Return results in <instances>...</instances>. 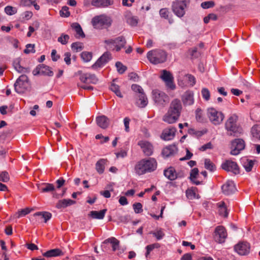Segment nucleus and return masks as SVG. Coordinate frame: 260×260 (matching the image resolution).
<instances>
[{"mask_svg":"<svg viewBox=\"0 0 260 260\" xmlns=\"http://www.w3.org/2000/svg\"><path fill=\"white\" fill-rule=\"evenodd\" d=\"M157 166V162L154 158H143L137 162L135 166V171L138 175H142L154 171Z\"/></svg>","mask_w":260,"mask_h":260,"instance_id":"1","label":"nucleus"},{"mask_svg":"<svg viewBox=\"0 0 260 260\" xmlns=\"http://www.w3.org/2000/svg\"><path fill=\"white\" fill-rule=\"evenodd\" d=\"M238 120V117L235 114L228 118L225 123V129L228 135L238 137L243 133L242 128L237 123Z\"/></svg>","mask_w":260,"mask_h":260,"instance_id":"2","label":"nucleus"},{"mask_svg":"<svg viewBox=\"0 0 260 260\" xmlns=\"http://www.w3.org/2000/svg\"><path fill=\"white\" fill-rule=\"evenodd\" d=\"M147 57L151 63L157 64L167 60V53L161 49H153L148 52Z\"/></svg>","mask_w":260,"mask_h":260,"instance_id":"3","label":"nucleus"},{"mask_svg":"<svg viewBox=\"0 0 260 260\" xmlns=\"http://www.w3.org/2000/svg\"><path fill=\"white\" fill-rule=\"evenodd\" d=\"M91 22L95 28L101 29L109 27L112 24V19L106 14H102L94 17Z\"/></svg>","mask_w":260,"mask_h":260,"instance_id":"4","label":"nucleus"},{"mask_svg":"<svg viewBox=\"0 0 260 260\" xmlns=\"http://www.w3.org/2000/svg\"><path fill=\"white\" fill-rule=\"evenodd\" d=\"M190 0H176L173 2L172 9L178 17H182L185 14V9L189 5Z\"/></svg>","mask_w":260,"mask_h":260,"instance_id":"5","label":"nucleus"},{"mask_svg":"<svg viewBox=\"0 0 260 260\" xmlns=\"http://www.w3.org/2000/svg\"><path fill=\"white\" fill-rule=\"evenodd\" d=\"M152 93V99L157 106L164 107L169 103V97L164 92L155 89Z\"/></svg>","mask_w":260,"mask_h":260,"instance_id":"6","label":"nucleus"},{"mask_svg":"<svg viewBox=\"0 0 260 260\" xmlns=\"http://www.w3.org/2000/svg\"><path fill=\"white\" fill-rule=\"evenodd\" d=\"M207 116L210 122L214 125H219L223 121L224 116L220 111L213 108H208L207 110Z\"/></svg>","mask_w":260,"mask_h":260,"instance_id":"7","label":"nucleus"},{"mask_svg":"<svg viewBox=\"0 0 260 260\" xmlns=\"http://www.w3.org/2000/svg\"><path fill=\"white\" fill-rule=\"evenodd\" d=\"M14 89L18 93H24L29 86L27 76L25 75H21L14 84Z\"/></svg>","mask_w":260,"mask_h":260,"instance_id":"8","label":"nucleus"},{"mask_svg":"<svg viewBox=\"0 0 260 260\" xmlns=\"http://www.w3.org/2000/svg\"><path fill=\"white\" fill-rule=\"evenodd\" d=\"M160 77L165 82L166 85L168 88L171 90L175 89L176 85L174 83V77L169 71L163 70Z\"/></svg>","mask_w":260,"mask_h":260,"instance_id":"9","label":"nucleus"},{"mask_svg":"<svg viewBox=\"0 0 260 260\" xmlns=\"http://www.w3.org/2000/svg\"><path fill=\"white\" fill-rule=\"evenodd\" d=\"M38 188L42 193L50 192L54 198H59L60 195L55 192V187L53 184L44 183L38 185Z\"/></svg>","mask_w":260,"mask_h":260,"instance_id":"10","label":"nucleus"},{"mask_svg":"<svg viewBox=\"0 0 260 260\" xmlns=\"http://www.w3.org/2000/svg\"><path fill=\"white\" fill-rule=\"evenodd\" d=\"M221 168L228 172H231L234 174L240 173V169L238 164L232 160H226L221 166Z\"/></svg>","mask_w":260,"mask_h":260,"instance_id":"11","label":"nucleus"},{"mask_svg":"<svg viewBox=\"0 0 260 260\" xmlns=\"http://www.w3.org/2000/svg\"><path fill=\"white\" fill-rule=\"evenodd\" d=\"M32 74L34 76L41 75L52 76L53 75V72L51 70V68L44 64H41L37 66L33 70Z\"/></svg>","mask_w":260,"mask_h":260,"instance_id":"12","label":"nucleus"},{"mask_svg":"<svg viewBox=\"0 0 260 260\" xmlns=\"http://www.w3.org/2000/svg\"><path fill=\"white\" fill-rule=\"evenodd\" d=\"M77 74L80 76V80L83 83L96 84L98 81V79L94 74L89 73H83L81 71H78Z\"/></svg>","mask_w":260,"mask_h":260,"instance_id":"13","label":"nucleus"},{"mask_svg":"<svg viewBox=\"0 0 260 260\" xmlns=\"http://www.w3.org/2000/svg\"><path fill=\"white\" fill-rule=\"evenodd\" d=\"M227 237V233L223 226H218L215 228L214 234L215 241L219 243L224 242Z\"/></svg>","mask_w":260,"mask_h":260,"instance_id":"14","label":"nucleus"},{"mask_svg":"<svg viewBox=\"0 0 260 260\" xmlns=\"http://www.w3.org/2000/svg\"><path fill=\"white\" fill-rule=\"evenodd\" d=\"M245 142L241 139H236L232 142L231 154L233 155L239 154L240 151L245 148Z\"/></svg>","mask_w":260,"mask_h":260,"instance_id":"15","label":"nucleus"},{"mask_svg":"<svg viewBox=\"0 0 260 260\" xmlns=\"http://www.w3.org/2000/svg\"><path fill=\"white\" fill-rule=\"evenodd\" d=\"M145 156H149L153 153V146L149 141L146 140H140L138 143Z\"/></svg>","mask_w":260,"mask_h":260,"instance_id":"16","label":"nucleus"},{"mask_svg":"<svg viewBox=\"0 0 260 260\" xmlns=\"http://www.w3.org/2000/svg\"><path fill=\"white\" fill-rule=\"evenodd\" d=\"M111 59V53L109 52H106L91 66V68L93 69H96L98 68H101L107 63Z\"/></svg>","mask_w":260,"mask_h":260,"instance_id":"17","label":"nucleus"},{"mask_svg":"<svg viewBox=\"0 0 260 260\" xmlns=\"http://www.w3.org/2000/svg\"><path fill=\"white\" fill-rule=\"evenodd\" d=\"M182 109V106L180 100L175 99L171 102L168 110L180 117Z\"/></svg>","mask_w":260,"mask_h":260,"instance_id":"18","label":"nucleus"},{"mask_svg":"<svg viewBox=\"0 0 260 260\" xmlns=\"http://www.w3.org/2000/svg\"><path fill=\"white\" fill-rule=\"evenodd\" d=\"M223 193L225 195H230L235 193L236 190V185L234 181L228 180L221 187Z\"/></svg>","mask_w":260,"mask_h":260,"instance_id":"19","label":"nucleus"},{"mask_svg":"<svg viewBox=\"0 0 260 260\" xmlns=\"http://www.w3.org/2000/svg\"><path fill=\"white\" fill-rule=\"evenodd\" d=\"M235 251L240 255H244L249 252L250 245L247 242H241L235 246Z\"/></svg>","mask_w":260,"mask_h":260,"instance_id":"20","label":"nucleus"},{"mask_svg":"<svg viewBox=\"0 0 260 260\" xmlns=\"http://www.w3.org/2000/svg\"><path fill=\"white\" fill-rule=\"evenodd\" d=\"M182 101L184 106H190L194 103V94L193 91L187 90L181 97Z\"/></svg>","mask_w":260,"mask_h":260,"instance_id":"21","label":"nucleus"},{"mask_svg":"<svg viewBox=\"0 0 260 260\" xmlns=\"http://www.w3.org/2000/svg\"><path fill=\"white\" fill-rule=\"evenodd\" d=\"M176 128L173 126L164 129L161 135V138L164 140L169 141L173 139L175 135Z\"/></svg>","mask_w":260,"mask_h":260,"instance_id":"22","label":"nucleus"},{"mask_svg":"<svg viewBox=\"0 0 260 260\" xmlns=\"http://www.w3.org/2000/svg\"><path fill=\"white\" fill-rule=\"evenodd\" d=\"M91 4L96 8H107L113 5L114 0H92Z\"/></svg>","mask_w":260,"mask_h":260,"instance_id":"23","label":"nucleus"},{"mask_svg":"<svg viewBox=\"0 0 260 260\" xmlns=\"http://www.w3.org/2000/svg\"><path fill=\"white\" fill-rule=\"evenodd\" d=\"M179 118L178 116L168 110L167 112L163 116L162 120L166 122L172 124L176 122Z\"/></svg>","mask_w":260,"mask_h":260,"instance_id":"24","label":"nucleus"},{"mask_svg":"<svg viewBox=\"0 0 260 260\" xmlns=\"http://www.w3.org/2000/svg\"><path fill=\"white\" fill-rule=\"evenodd\" d=\"M96 122L98 125L103 129L107 128L110 124L109 119L105 115L98 116Z\"/></svg>","mask_w":260,"mask_h":260,"instance_id":"25","label":"nucleus"},{"mask_svg":"<svg viewBox=\"0 0 260 260\" xmlns=\"http://www.w3.org/2000/svg\"><path fill=\"white\" fill-rule=\"evenodd\" d=\"M177 152V148L174 145H169L163 149L162 154L166 157L173 156Z\"/></svg>","mask_w":260,"mask_h":260,"instance_id":"26","label":"nucleus"},{"mask_svg":"<svg viewBox=\"0 0 260 260\" xmlns=\"http://www.w3.org/2000/svg\"><path fill=\"white\" fill-rule=\"evenodd\" d=\"M20 60L19 58H16L14 60L13 65L14 69L20 73H27L30 72V70L28 68H24L20 64Z\"/></svg>","mask_w":260,"mask_h":260,"instance_id":"27","label":"nucleus"},{"mask_svg":"<svg viewBox=\"0 0 260 260\" xmlns=\"http://www.w3.org/2000/svg\"><path fill=\"white\" fill-rule=\"evenodd\" d=\"M164 175L169 180L173 181L176 179V170L174 167H170L164 171Z\"/></svg>","mask_w":260,"mask_h":260,"instance_id":"28","label":"nucleus"},{"mask_svg":"<svg viewBox=\"0 0 260 260\" xmlns=\"http://www.w3.org/2000/svg\"><path fill=\"white\" fill-rule=\"evenodd\" d=\"M71 27L72 29H74L76 32L75 36L76 38L79 39L80 38H85V35L82 29L81 25L79 23H73L72 24Z\"/></svg>","mask_w":260,"mask_h":260,"instance_id":"29","label":"nucleus"},{"mask_svg":"<svg viewBox=\"0 0 260 260\" xmlns=\"http://www.w3.org/2000/svg\"><path fill=\"white\" fill-rule=\"evenodd\" d=\"M138 100L136 102L137 105L140 108H144L148 104V99L144 92L139 94Z\"/></svg>","mask_w":260,"mask_h":260,"instance_id":"30","label":"nucleus"},{"mask_svg":"<svg viewBox=\"0 0 260 260\" xmlns=\"http://www.w3.org/2000/svg\"><path fill=\"white\" fill-rule=\"evenodd\" d=\"M75 201L71 199H63L59 200L56 205V207L57 209L65 208L69 206L74 204Z\"/></svg>","mask_w":260,"mask_h":260,"instance_id":"31","label":"nucleus"},{"mask_svg":"<svg viewBox=\"0 0 260 260\" xmlns=\"http://www.w3.org/2000/svg\"><path fill=\"white\" fill-rule=\"evenodd\" d=\"M43 255L45 257H51L63 255V253L60 249L55 248L46 251Z\"/></svg>","mask_w":260,"mask_h":260,"instance_id":"32","label":"nucleus"},{"mask_svg":"<svg viewBox=\"0 0 260 260\" xmlns=\"http://www.w3.org/2000/svg\"><path fill=\"white\" fill-rule=\"evenodd\" d=\"M104 244L110 243L112 245V250L115 251L118 249L119 246V241L116 239L115 237H111L106 239L104 242Z\"/></svg>","mask_w":260,"mask_h":260,"instance_id":"33","label":"nucleus"},{"mask_svg":"<svg viewBox=\"0 0 260 260\" xmlns=\"http://www.w3.org/2000/svg\"><path fill=\"white\" fill-rule=\"evenodd\" d=\"M126 43V41L123 36H119L116 38L115 49L116 51H119L123 48Z\"/></svg>","mask_w":260,"mask_h":260,"instance_id":"34","label":"nucleus"},{"mask_svg":"<svg viewBox=\"0 0 260 260\" xmlns=\"http://www.w3.org/2000/svg\"><path fill=\"white\" fill-rule=\"evenodd\" d=\"M107 209H104L100 211H92L89 214L92 218L98 219H102L104 218Z\"/></svg>","mask_w":260,"mask_h":260,"instance_id":"35","label":"nucleus"},{"mask_svg":"<svg viewBox=\"0 0 260 260\" xmlns=\"http://www.w3.org/2000/svg\"><path fill=\"white\" fill-rule=\"evenodd\" d=\"M254 161L251 159L244 158L242 159V163L246 172H249L252 170L254 165Z\"/></svg>","mask_w":260,"mask_h":260,"instance_id":"36","label":"nucleus"},{"mask_svg":"<svg viewBox=\"0 0 260 260\" xmlns=\"http://www.w3.org/2000/svg\"><path fill=\"white\" fill-rule=\"evenodd\" d=\"M107 161L106 159H100L95 164V168L99 174H102L105 170V165Z\"/></svg>","mask_w":260,"mask_h":260,"instance_id":"37","label":"nucleus"},{"mask_svg":"<svg viewBox=\"0 0 260 260\" xmlns=\"http://www.w3.org/2000/svg\"><path fill=\"white\" fill-rule=\"evenodd\" d=\"M219 213L221 216L226 217L228 216V212L226 206L224 202H221L218 204Z\"/></svg>","mask_w":260,"mask_h":260,"instance_id":"38","label":"nucleus"},{"mask_svg":"<svg viewBox=\"0 0 260 260\" xmlns=\"http://www.w3.org/2000/svg\"><path fill=\"white\" fill-rule=\"evenodd\" d=\"M207 130L206 129H203L202 131H196L194 128H190L188 130V134L196 136L197 137H200L207 133Z\"/></svg>","mask_w":260,"mask_h":260,"instance_id":"39","label":"nucleus"},{"mask_svg":"<svg viewBox=\"0 0 260 260\" xmlns=\"http://www.w3.org/2000/svg\"><path fill=\"white\" fill-rule=\"evenodd\" d=\"M34 216H41L44 219V222H47L52 217V214L48 212H38L34 214Z\"/></svg>","mask_w":260,"mask_h":260,"instance_id":"40","label":"nucleus"},{"mask_svg":"<svg viewBox=\"0 0 260 260\" xmlns=\"http://www.w3.org/2000/svg\"><path fill=\"white\" fill-rule=\"evenodd\" d=\"M150 234L155 237L157 240L162 239L165 236V234L162 229H159L154 232H151Z\"/></svg>","mask_w":260,"mask_h":260,"instance_id":"41","label":"nucleus"},{"mask_svg":"<svg viewBox=\"0 0 260 260\" xmlns=\"http://www.w3.org/2000/svg\"><path fill=\"white\" fill-rule=\"evenodd\" d=\"M205 164V168L213 172L216 170V167L215 165L208 158H206L204 161Z\"/></svg>","mask_w":260,"mask_h":260,"instance_id":"42","label":"nucleus"},{"mask_svg":"<svg viewBox=\"0 0 260 260\" xmlns=\"http://www.w3.org/2000/svg\"><path fill=\"white\" fill-rule=\"evenodd\" d=\"M71 48L74 51L77 52L83 49V45L81 42H75L72 44Z\"/></svg>","mask_w":260,"mask_h":260,"instance_id":"43","label":"nucleus"},{"mask_svg":"<svg viewBox=\"0 0 260 260\" xmlns=\"http://www.w3.org/2000/svg\"><path fill=\"white\" fill-rule=\"evenodd\" d=\"M92 57V53L90 52L84 51L81 54V57L84 62L89 61L91 59Z\"/></svg>","mask_w":260,"mask_h":260,"instance_id":"44","label":"nucleus"},{"mask_svg":"<svg viewBox=\"0 0 260 260\" xmlns=\"http://www.w3.org/2000/svg\"><path fill=\"white\" fill-rule=\"evenodd\" d=\"M110 89L113 91L117 96H119V98H122L123 96L119 90V87L118 85L113 83L111 84Z\"/></svg>","mask_w":260,"mask_h":260,"instance_id":"45","label":"nucleus"},{"mask_svg":"<svg viewBox=\"0 0 260 260\" xmlns=\"http://www.w3.org/2000/svg\"><path fill=\"white\" fill-rule=\"evenodd\" d=\"M196 119L198 122H204V118L203 114V111L200 108H198L196 111Z\"/></svg>","mask_w":260,"mask_h":260,"instance_id":"46","label":"nucleus"},{"mask_svg":"<svg viewBox=\"0 0 260 260\" xmlns=\"http://www.w3.org/2000/svg\"><path fill=\"white\" fill-rule=\"evenodd\" d=\"M251 133L253 137L260 140V130L257 126L254 125L251 128Z\"/></svg>","mask_w":260,"mask_h":260,"instance_id":"47","label":"nucleus"},{"mask_svg":"<svg viewBox=\"0 0 260 260\" xmlns=\"http://www.w3.org/2000/svg\"><path fill=\"white\" fill-rule=\"evenodd\" d=\"M115 66L117 68V72L120 74L124 73L127 69L126 67L124 66L121 62L119 61H118L116 63Z\"/></svg>","mask_w":260,"mask_h":260,"instance_id":"48","label":"nucleus"},{"mask_svg":"<svg viewBox=\"0 0 260 260\" xmlns=\"http://www.w3.org/2000/svg\"><path fill=\"white\" fill-rule=\"evenodd\" d=\"M70 37L68 35L62 34L58 38L57 41L62 45L67 44Z\"/></svg>","mask_w":260,"mask_h":260,"instance_id":"49","label":"nucleus"},{"mask_svg":"<svg viewBox=\"0 0 260 260\" xmlns=\"http://www.w3.org/2000/svg\"><path fill=\"white\" fill-rule=\"evenodd\" d=\"M203 99L206 101H209L210 98V93L209 90L206 88H203L201 91Z\"/></svg>","mask_w":260,"mask_h":260,"instance_id":"50","label":"nucleus"},{"mask_svg":"<svg viewBox=\"0 0 260 260\" xmlns=\"http://www.w3.org/2000/svg\"><path fill=\"white\" fill-rule=\"evenodd\" d=\"M6 13L9 15H12L17 12V10L12 6H7L5 8Z\"/></svg>","mask_w":260,"mask_h":260,"instance_id":"51","label":"nucleus"},{"mask_svg":"<svg viewBox=\"0 0 260 260\" xmlns=\"http://www.w3.org/2000/svg\"><path fill=\"white\" fill-rule=\"evenodd\" d=\"M24 52L26 54H29L30 53H35V45L28 44L26 46V49L24 50Z\"/></svg>","mask_w":260,"mask_h":260,"instance_id":"52","label":"nucleus"},{"mask_svg":"<svg viewBox=\"0 0 260 260\" xmlns=\"http://www.w3.org/2000/svg\"><path fill=\"white\" fill-rule=\"evenodd\" d=\"M186 197L190 200H192L196 197V192L192 189H188L186 190Z\"/></svg>","mask_w":260,"mask_h":260,"instance_id":"53","label":"nucleus"},{"mask_svg":"<svg viewBox=\"0 0 260 260\" xmlns=\"http://www.w3.org/2000/svg\"><path fill=\"white\" fill-rule=\"evenodd\" d=\"M134 210L136 213H140L143 211L142 205L140 203H136L133 205Z\"/></svg>","mask_w":260,"mask_h":260,"instance_id":"54","label":"nucleus"},{"mask_svg":"<svg viewBox=\"0 0 260 260\" xmlns=\"http://www.w3.org/2000/svg\"><path fill=\"white\" fill-rule=\"evenodd\" d=\"M214 2L213 1H207L203 2L201 4V7L203 9H208L213 7L214 6Z\"/></svg>","mask_w":260,"mask_h":260,"instance_id":"55","label":"nucleus"},{"mask_svg":"<svg viewBox=\"0 0 260 260\" xmlns=\"http://www.w3.org/2000/svg\"><path fill=\"white\" fill-rule=\"evenodd\" d=\"M10 177L8 172H3L0 174V181L4 182H7L9 180Z\"/></svg>","mask_w":260,"mask_h":260,"instance_id":"56","label":"nucleus"},{"mask_svg":"<svg viewBox=\"0 0 260 260\" xmlns=\"http://www.w3.org/2000/svg\"><path fill=\"white\" fill-rule=\"evenodd\" d=\"M61 16L68 17L70 16V13L69 11V8L67 6L63 7L61 10L60 11Z\"/></svg>","mask_w":260,"mask_h":260,"instance_id":"57","label":"nucleus"},{"mask_svg":"<svg viewBox=\"0 0 260 260\" xmlns=\"http://www.w3.org/2000/svg\"><path fill=\"white\" fill-rule=\"evenodd\" d=\"M30 210L28 208L21 209L17 213V217L20 218V217L24 216L28 214Z\"/></svg>","mask_w":260,"mask_h":260,"instance_id":"58","label":"nucleus"},{"mask_svg":"<svg viewBox=\"0 0 260 260\" xmlns=\"http://www.w3.org/2000/svg\"><path fill=\"white\" fill-rule=\"evenodd\" d=\"M36 2V0H21V5L24 7H30L35 3Z\"/></svg>","mask_w":260,"mask_h":260,"instance_id":"59","label":"nucleus"},{"mask_svg":"<svg viewBox=\"0 0 260 260\" xmlns=\"http://www.w3.org/2000/svg\"><path fill=\"white\" fill-rule=\"evenodd\" d=\"M169 13V10L167 8H162L159 11V14L160 16L165 19L168 18Z\"/></svg>","mask_w":260,"mask_h":260,"instance_id":"60","label":"nucleus"},{"mask_svg":"<svg viewBox=\"0 0 260 260\" xmlns=\"http://www.w3.org/2000/svg\"><path fill=\"white\" fill-rule=\"evenodd\" d=\"M132 89L134 91L138 92V94L144 92L143 88L140 85L137 84H133L132 85Z\"/></svg>","mask_w":260,"mask_h":260,"instance_id":"61","label":"nucleus"},{"mask_svg":"<svg viewBox=\"0 0 260 260\" xmlns=\"http://www.w3.org/2000/svg\"><path fill=\"white\" fill-rule=\"evenodd\" d=\"M127 21V22L132 26H136L138 23V19L135 16L128 18Z\"/></svg>","mask_w":260,"mask_h":260,"instance_id":"62","label":"nucleus"},{"mask_svg":"<svg viewBox=\"0 0 260 260\" xmlns=\"http://www.w3.org/2000/svg\"><path fill=\"white\" fill-rule=\"evenodd\" d=\"M213 145L211 142H208L203 146H202L200 148L199 150L202 151H204L206 150L207 149H212Z\"/></svg>","mask_w":260,"mask_h":260,"instance_id":"63","label":"nucleus"},{"mask_svg":"<svg viewBox=\"0 0 260 260\" xmlns=\"http://www.w3.org/2000/svg\"><path fill=\"white\" fill-rule=\"evenodd\" d=\"M199 173V170L198 168H193L191 170L190 174V179L191 180L193 181V179L197 177Z\"/></svg>","mask_w":260,"mask_h":260,"instance_id":"64","label":"nucleus"}]
</instances>
